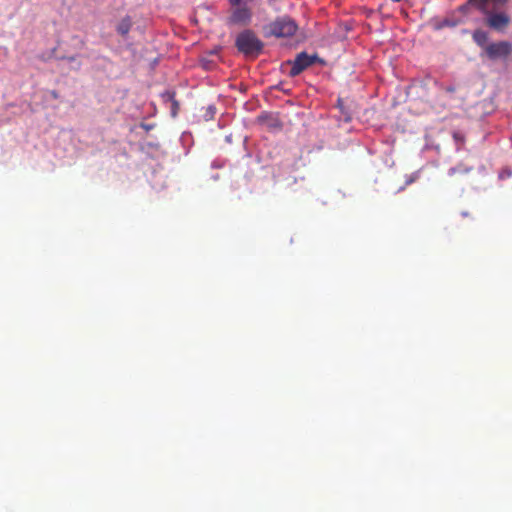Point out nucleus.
I'll return each instance as SVG.
<instances>
[{"mask_svg":"<svg viewBox=\"0 0 512 512\" xmlns=\"http://www.w3.org/2000/svg\"><path fill=\"white\" fill-rule=\"evenodd\" d=\"M486 15V24L493 30L503 31L510 24V17L504 12L493 13L488 10Z\"/></svg>","mask_w":512,"mask_h":512,"instance_id":"5","label":"nucleus"},{"mask_svg":"<svg viewBox=\"0 0 512 512\" xmlns=\"http://www.w3.org/2000/svg\"><path fill=\"white\" fill-rule=\"evenodd\" d=\"M316 62H322L317 54L309 55L306 52L297 54L294 60L287 61V65L291 66L289 76L295 77L301 74L305 69L312 66Z\"/></svg>","mask_w":512,"mask_h":512,"instance_id":"4","label":"nucleus"},{"mask_svg":"<svg viewBox=\"0 0 512 512\" xmlns=\"http://www.w3.org/2000/svg\"><path fill=\"white\" fill-rule=\"evenodd\" d=\"M235 47L246 57H258L264 48L263 41L251 29L240 32L235 39Z\"/></svg>","mask_w":512,"mask_h":512,"instance_id":"2","label":"nucleus"},{"mask_svg":"<svg viewBox=\"0 0 512 512\" xmlns=\"http://www.w3.org/2000/svg\"><path fill=\"white\" fill-rule=\"evenodd\" d=\"M472 37L475 43L481 47L488 42V33L481 29L475 30Z\"/></svg>","mask_w":512,"mask_h":512,"instance_id":"9","label":"nucleus"},{"mask_svg":"<svg viewBox=\"0 0 512 512\" xmlns=\"http://www.w3.org/2000/svg\"><path fill=\"white\" fill-rule=\"evenodd\" d=\"M230 14L227 17L228 26L247 27L253 19L252 3L254 0H228Z\"/></svg>","mask_w":512,"mask_h":512,"instance_id":"1","label":"nucleus"},{"mask_svg":"<svg viewBox=\"0 0 512 512\" xmlns=\"http://www.w3.org/2000/svg\"><path fill=\"white\" fill-rule=\"evenodd\" d=\"M297 30L298 25L288 16L277 17L265 27V33L267 36H275L278 38L291 37L297 32Z\"/></svg>","mask_w":512,"mask_h":512,"instance_id":"3","label":"nucleus"},{"mask_svg":"<svg viewBox=\"0 0 512 512\" xmlns=\"http://www.w3.org/2000/svg\"><path fill=\"white\" fill-rule=\"evenodd\" d=\"M68 61H74L75 60V57L74 56H71V57H68L67 58Z\"/></svg>","mask_w":512,"mask_h":512,"instance_id":"12","label":"nucleus"},{"mask_svg":"<svg viewBox=\"0 0 512 512\" xmlns=\"http://www.w3.org/2000/svg\"><path fill=\"white\" fill-rule=\"evenodd\" d=\"M132 27V21L129 16H125L117 25L116 30L122 36H126Z\"/></svg>","mask_w":512,"mask_h":512,"instance_id":"8","label":"nucleus"},{"mask_svg":"<svg viewBox=\"0 0 512 512\" xmlns=\"http://www.w3.org/2000/svg\"><path fill=\"white\" fill-rule=\"evenodd\" d=\"M506 0H468V2L460 7V10L465 12L470 6H474L482 13H488V4L490 2L503 3Z\"/></svg>","mask_w":512,"mask_h":512,"instance_id":"7","label":"nucleus"},{"mask_svg":"<svg viewBox=\"0 0 512 512\" xmlns=\"http://www.w3.org/2000/svg\"><path fill=\"white\" fill-rule=\"evenodd\" d=\"M485 50L489 58L496 59L499 57L507 56L511 51V47L509 43L503 41L498 43H491L486 46Z\"/></svg>","mask_w":512,"mask_h":512,"instance_id":"6","label":"nucleus"},{"mask_svg":"<svg viewBox=\"0 0 512 512\" xmlns=\"http://www.w3.org/2000/svg\"><path fill=\"white\" fill-rule=\"evenodd\" d=\"M177 108H178V103L176 101H173V110H172L173 115L176 114Z\"/></svg>","mask_w":512,"mask_h":512,"instance_id":"10","label":"nucleus"},{"mask_svg":"<svg viewBox=\"0 0 512 512\" xmlns=\"http://www.w3.org/2000/svg\"><path fill=\"white\" fill-rule=\"evenodd\" d=\"M143 128H145L146 130H150L152 129V126L151 125H146V124H143L142 125Z\"/></svg>","mask_w":512,"mask_h":512,"instance_id":"11","label":"nucleus"}]
</instances>
